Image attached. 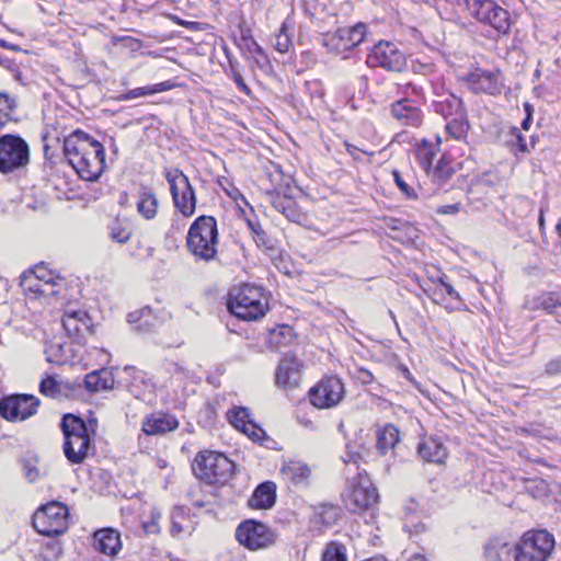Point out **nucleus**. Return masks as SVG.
Wrapping results in <instances>:
<instances>
[{"instance_id": "nucleus-15", "label": "nucleus", "mask_w": 561, "mask_h": 561, "mask_svg": "<svg viewBox=\"0 0 561 561\" xmlns=\"http://www.w3.org/2000/svg\"><path fill=\"white\" fill-rule=\"evenodd\" d=\"M367 65L381 67L388 71L401 72L407 67V59L397 46L389 42H379L367 57Z\"/></svg>"}, {"instance_id": "nucleus-16", "label": "nucleus", "mask_w": 561, "mask_h": 561, "mask_svg": "<svg viewBox=\"0 0 561 561\" xmlns=\"http://www.w3.org/2000/svg\"><path fill=\"white\" fill-rule=\"evenodd\" d=\"M37 407L38 400L35 397L14 394L0 401V414L10 421H23L34 415Z\"/></svg>"}, {"instance_id": "nucleus-1", "label": "nucleus", "mask_w": 561, "mask_h": 561, "mask_svg": "<svg viewBox=\"0 0 561 561\" xmlns=\"http://www.w3.org/2000/svg\"><path fill=\"white\" fill-rule=\"evenodd\" d=\"M64 154L78 175L96 181L104 171L105 150L101 142L82 130H75L64 139Z\"/></svg>"}, {"instance_id": "nucleus-29", "label": "nucleus", "mask_w": 561, "mask_h": 561, "mask_svg": "<svg viewBox=\"0 0 561 561\" xmlns=\"http://www.w3.org/2000/svg\"><path fill=\"white\" fill-rule=\"evenodd\" d=\"M137 211L146 220H151L157 216L159 201L152 188L140 186L137 194Z\"/></svg>"}, {"instance_id": "nucleus-47", "label": "nucleus", "mask_w": 561, "mask_h": 561, "mask_svg": "<svg viewBox=\"0 0 561 561\" xmlns=\"http://www.w3.org/2000/svg\"><path fill=\"white\" fill-rule=\"evenodd\" d=\"M561 302V293H549L542 296L541 306L549 313H552L553 309L557 308V305Z\"/></svg>"}, {"instance_id": "nucleus-7", "label": "nucleus", "mask_w": 561, "mask_h": 561, "mask_svg": "<svg viewBox=\"0 0 561 561\" xmlns=\"http://www.w3.org/2000/svg\"><path fill=\"white\" fill-rule=\"evenodd\" d=\"M554 548V538L547 530H530L514 547L515 561H547Z\"/></svg>"}, {"instance_id": "nucleus-61", "label": "nucleus", "mask_w": 561, "mask_h": 561, "mask_svg": "<svg viewBox=\"0 0 561 561\" xmlns=\"http://www.w3.org/2000/svg\"><path fill=\"white\" fill-rule=\"evenodd\" d=\"M249 226H250L251 230L253 231V233L256 234V237H260L261 234L266 236L265 232L261 229V227L259 225L254 226L253 224L249 222Z\"/></svg>"}, {"instance_id": "nucleus-50", "label": "nucleus", "mask_w": 561, "mask_h": 561, "mask_svg": "<svg viewBox=\"0 0 561 561\" xmlns=\"http://www.w3.org/2000/svg\"><path fill=\"white\" fill-rule=\"evenodd\" d=\"M174 21L176 24L187 28L188 31H203L207 26V24L195 22V21H185L179 18H175Z\"/></svg>"}, {"instance_id": "nucleus-56", "label": "nucleus", "mask_w": 561, "mask_h": 561, "mask_svg": "<svg viewBox=\"0 0 561 561\" xmlns=\"http://www.w3.org/2000/svg\"><path fill=\"white\" fill-rule=\"evenodd\" d=\"M24 474L30 482H33L38 478V470L35 467H26L24 468Z\"/></svg>"}, {"instance_id": "nucleus-14", "label": "nucleus", "mask_w": 561, "mask_h": 561, "mask_svg": "<svg viewBox=\"0 0 561 561\" xmlns=\"http://www.w3.org/2000/svg\"><path fill=\"white\" fill-rule=\"evenodd\" d=\"M345 393L344 385L336 377L321 379L309 390V399L318 409H330L337 405Z\"/></svg>"}, {"instance_id": "nucleus-35", "label": "nucleus", "mask_w": 561, "mask_h": 561, "mask_svg": "<svg viewBox=\"0 0 561 561\" xmlns=\"http://www.w3.org/2000/svg\"><path fill=\"white\" fill-rule=\"evenodd\" d=\"M437 146L428 144L426 140H423L422 145L417 148L416 156L422 169L426 173H430L431 169L435 165V161H437Z\"/></svg>"}, {"instance_id": "nucleus-27", "label": "nucleus", "mask_w": 561, "mask_h": 561, "mask_svg": "<svg viewBox=\"0 0 561 561\" xmlns=\"http://www.w3.org/2000/svg\"><path fill=\"white\" fill-rule=\"evenodd\" d=\"M272 206L275 210L283 214L289 221L302 224L306 220V215L298 207L297 203L286 195H275L272 197Z\"/></svg>"}, {"instance_id": "nucleus-28", "label": "nucleus", "mask_w": 561, "mask_h": 561, "mask_svg": "<svg viewBox=\"0 0 561 561\" xmlns=\"http://www.w3.org/2000/svg\"><path fill=\"white\" fill-rule=\"evenodd\" d=\"M276 500V486L273 482L261 483L249 500V506L252 508H271Z\"/></svg>"}, {"instance_id": "nucleus-40", "label": "nucleus", "mask_w": 561, "mask_h": 561, "mask_svg": "<svg viewBox=\"0 0 561 561\" xmlns=\"http://www.w3.org/2000/svg\"><path fill=\"white\" fill-rule=\"evenodd\" d=\"M512 552H514V549L506 543L499 546L489 545L485 548L488 561H510Z\"/></svg>"}, {"instance_id": "nucleus-49", "label": "nucleus", "mask_w": 561, "mask_h": 561, "mask_svg": "<svg viewBox=\"0 0 561 561\" xmlns=\"http://www.w3.org/2000/svg\"><path fill=\"white\" fill-rule=\"evenodd\" d=\"M151 314V308L145 307L138 311L130 312L127 317L129 323L140 322L144 318Z\"/></svg>"}, {"instance_id": "nucleus-39", "label": "nucleus", "mask_w": 561, "mask_h": 561, "mask_svg": "<svg viewBox=\"0 0 561 561\" xmlns=\"http://www.w3.org/2000/svg\"><path fill=\"white\" fill-rule=\"evenodd\" d=\"M469 127L470 125L466 115L461 118H450L446 124V131L451 138L456 140H463L467 138Z\"/></svg>"}, {"instance_id": "nucleus-24", "label": "nucleus", "mask_w": 561, "mask_h": 561, "mask_svg": "<svg viewBox=\"0 0 561 561\" xmlns=\"http://www.w3.org/2000/svg\"><path fill=\"white\" fill-rule=\"evenodd\" d=\"M417 453L422 459L428 462L442 463L448 456L447 447L437 437L423 439L417 447Z\"/></svg>"}, {"instance_id": "nucleus-30", "label": "nucleus", "mask_w": 561, "mask_h": 561, "mask_svg": "<svg viewBox=\"0 0 561 561\" xmlns=\"http://www.w3.org/2000/svg\"><path fill=\"white\" fill-rule=\"evenodd\" d=\"M114 379L106 369L89 373L84 378V386L90 392L110 390L113 388Z\"/></svg>"}, {"instance_id": "nucleus-57", "label": "nucleus", "mask_w": 561, "mask_h": 561, "mask_svg": "<svg viewBox=\"0 0 561 561\" xmlns=\"http://www.w3.org/2000/svg\"><path fill=\"white\" fill-rule=\"evenodd\" d=\"M346 465H355L356 469H358V455L354 453H348L347 458L344 459Z\"/></svg>"}, {"instance_id": "nucleus-22", "label": "nucleus", "mask_w": 561, "mask_h": 561, "mask_svg": "<svg viewBox=\"0 0 561 561\" xmlns=\"http://www.w3.org/2000/svg\"><path fill=\"white\" fill-rule=\"evenodd\" d=\"M391 114L404 126L419 127L423 122L422 111L409 99L393 102Z\"/></svg>"}, {"instance_id": "nucleus-59", "label": "nucleus", "mask_w": 561, "mask_h": 561, "mask_svg": "<svg viewBox=\"0 0 561 561\" xmlns=\"http://www.w3.org/2000/svg\"><path fill=\"white\" fill-rule=\"evenodd\" d=\"M516 138H517V141H518L519 150L522 152H527L528 148H527V144H526L524 137L519 133H517Z\"/></svg>"}, {"instance_id": "nucleus-4", "label": "nucleus", "mask_w": 561, "mask_h": 561, "mask_svg": "<svg viewBox=\"0 0 561 561\" xmlns=\"http://www.w3.org/2000/svg\"><path fill=\"white\" fill-rule=\"evenodd\" d=\"M60 427L64 434V454L73 465L82 463L94 450L92 437L85 434L83 420L73 414H66L61 419Z\"/></svg>"}, {"instance_id": "nucleus-3", "label": "nucleus", "mask_w": 561, "mask_h": 561, "mask_svg": "<svg viewBox=\"0 0 561 561\" xmlns=\"http://www.w3.org/2000/svg\"><path fill=\"white\" fill-rule=\"evenodd\" d=\"M188 251L198 260L216 257L218 247L217 221L213 216H199L191 225L186 238Z\"/></svg>"}, {"instance_id": "nucleus-5", "label": "nucleus", "mask_w": 561, "mask_h": 561, "mask_svg": "<svg viewBox=\"0 0 561 561\" xmlns=\"http://www.w3.org/2000/svg\"><path fill=\"white\" fill-rule=\"evenodd\" d=\"M192 470L208 484L225 483L233 474L234 463L221 453L203 450L195 456Z\"/></svg>"}, {"instance_id": "nucleus-17", "label": "nucleus", "mask_w": 561, "mask_h": 561, "mask_svg": "<svg viewBox=\"0 0 561 561\" xmlns=\"http://www.w3.org/2000/svg\"><path fill=\"white\" fill-rule=\"evenodd\" d=\"M229 423L253 442H261L265 432L252 420L250 410L245 407H233L227 412Z\"/></svg>"}, {"instance_id": "nucleus-18", "label": "nucleus", "mask_w": 561, "mask_h": 561, "mask_svg": "<svg viewBox=\"0 0 561 561\" xmlns=\"http://www.w3.org/2000/svg\"><path fill=\"white\" fill-rule=\"evenodd\" d=\"M301 366V362L297 356L286 354L276 368V385L283 389L296 388L300 382Z\"/></svg>"}, {"instance_id": "nucleus-41", "label": "nucleus", "mask_w": 561, "mask_h": 561, "mask_svg": "<svg viewBox=\"0 0 561 561\" xmlns=\"http://www.w3.org/2000/svg\"><path fill=\"white\" fill-rule=\"evenodd\" d=\"M346 549L345 547L337 542L331 541L327 545L323 553L322 561H346Z\"/></svg>"}, {"instance_id": "nucleus-25", "label": "nucleus", "mask_w": 561, "mask_h": 561, "mask_svg": "<svg viewBox=\"0 0 561 561\" xmlns=\"http://www.w3.org/2000/svg\"><path fill=\"white\" fill-rule=\"evenodd\" d=\"M434 111L446 119L461 118L467 114L462 100L451 93L442 95L439 100L435 101Z\"/></svg>"}, {"instance_id": "nucleus-64", "label": "nucleus", "mask_w": 561, "mask_h": 561, "mask_svg": "<svg viewBox=\"0 0 561 561\" xmlns=\"http://www.w3.org/2000/svg\"><path fill=\"white\" fill-rule=\"evenodd\" d=\"M524 110H525V112H526V116H528V117H533V111H534V110H533V106H531L528 102H526V103L524 104Z\"/></svg>"}, {"instance_id": "nucleus-23", "label": "nucleus", "mask_w": 561, "mask_h": 561, "mask_svg": "<svg viewBox=\"0 0 561 561\" xmlns=\"http://www.w3.org/2000/svg\"><path fill=\"white\" fill-rule=\"evenodd\" d=\"M179 422L169 413H152L142 421V431L147 435H161L176 430Z\"/></svg>"}, {"instance_id": "nucleus-53", "label": "nucleus", "mask_w": 561, "mask_h": 561, "mask_svg": "<svg viewBox=\"0 0 561 561\" xmlns=\"http://www.w3.org/2000/svg\"><path fill=\"white\" fill-rule=\"evenodd\" d=\"M358 379L363 385H368L373 382L374 376L368 369L360 368L358 370Z\"/></svg>"}, {"instance_id": "nucleus-20", "label": "nucleus", "mask_w": 561, "mask_h": 561, "mask_svg": "<svg viewBox=\"0 0 561 561\" xmlns=\"http://www.w3.org/2000/svg\"><path fill=\"white\" fill-rule=\"evenodd\" d=\"M62 325L68 336L78 343H81L87 334L92 333V322L85 311H66L62 318Z\"/></svg>"}, {"instance_id": "nucleus-44", "label": "nucleus", "mask_w": 561, "mask_h": 561, "mask_svg": "<svg viewBox=\"0 0 561 561\" xmlns=\"http://www.w3.org/2000/svg\"><path fill=\"white\" fill-rule=\"evenodd\" d=\"M39 391L46 397L56 398L60 394V387L57 380L49 376L42 380Z\"/></svg>"}, {"instance_id": "nucleus-10", "label": "nucleus", "mask_w": 561, "mask_h": 561, "mask_svg": "<svg viewBox=\"0 0 561 561\" xmlns=\"http://www.w3.org/2000/svg\"><path fill=\"white\" fill-rule=\"evenodd\" d=\"M30 163V147L18 135L0 137V172L3 174L25 168Z\"/></svg>"}, {"instance_id": "nucleus-54", "label": "nucleus", "mask_w": 561, "mask_h": 561, "mask_svg": "<svg viewBox=\"0 0 561 561\" xmlns=\"http://www.w3.org/2000/svg\"><path fill=\"white\" fill-rule=\"evenodd\" d=\"M248 50L250 54L261 56L263 58H266L264 49L255 42L251 41V43L248 45Z\"/></svg>"}, {"instance_id": "nucleus-60", "label": "nucleus", "mask_w": 561, "mask_h": 561, "mask_svg": "<svg viewBox=\"0 0 561 561\" xmlns=\"http://www.w3.org/2000/svg\"><path fill=\"white\" fill-rule=\"evenodd\" d=\"M323 510L330 515V518L335 519L337 517V508L334 506H322Z\"/></svg>"}, {"instance_id": "nucleus-58", "label": "nucleus", "mask_w": 561, "mask_h": 561, "mask_svg": "<svg viewBox=\"0 0 561 561\" xmlns=\"http://www.w3.org/2000/svg\"><path fill=\"white\" fill-rule=\"evenodd\" d=\"M445 290L446 293L448 294L449 297H451L453 299H457L459 300L460 299V295L458 294V291L451 286V284L449 285H446L445 287Z\"/></svg>"}, {"instance_id": "nucleus-38", "label": "nucleus", "mask_w": 561, "mask_h": 561, "mask_svg": "<svg viewBox=\"0 0 561 561\" xmlns=\"http://www.w3.org/2000/svg\"><path fill=\"white\" fill-rule=\"evenodd\" d=\"M16 107V96L0 92V130L12 119V114Z\"/></svg>"}, {"instance_id": "nucleus-62", "label": "nucleus", "mask_w": 561, "mask_h": 561, "mask_svg": "<svg viewBox=\"0 0 561 561\" xmlns=\"http://www.w3.org/2000/svg\"><path fill=\"white\" fill-rule=\"evenodd\" d=\"M543 213H545V209L540 208L538 224H539V227H540L541 230H543V228H545Z\"/></svg>"}, {"instance_id": "nucleus-46", "label": "nucleus", "mask_w": 561, "mask_h": 561, "mask_svg": "<svg viewBox=\"0 0 561 561\" xmlns=\"http://www.w3.org/2000/svg\"><path fill=\"white\" fill-rule=\"evenodd\" d=\"M392 175H393V179H394V183L396 185L398 186V188L405 195L407 198L409 199H416L417 198V195L416 193L414 192V190L412 187H410L405 182L404 180L401 178L399 171L394 170L392 172Z\"/></svg>"}, {"instance_id": "nucleus-63", "label": "nucleus", "mask_w": 561, "mask_h": 561, "mask_svg": "<svg viewBox=\"0 0 561 561\" xmlns=\"http://www.w3.org/2000/svg\"><path fill=\"white\" fill-rule=\"evenodd\" d=\"M531 121H533V117L526 116V118L522 123L523 129L528 130L531 125Z\"/></svg>"}, {"instance_id": "nucleus-21", "label": "nucleus", "mask_w": 561, "mask_h": 561, "mask_svg": "<svg viewBox=\"0 0 561 561\" xmlns=\"http://www.w3.org/2000/svg\"><path fill=\"white\" fill-rule=\"evenodd\" d=\"M21 286L24 291L32 293L36 297H53L61 291L62 285L56 283L53 277L48 280H38L36 275L24 273L21 277Z\"/></svg>"}, {"instance_id": "nucleus-55", "label": "nucleus", "mask_w": 561, "mask_h": 561, "mask_svg": "<svg viewBox=\"0 0 561 561\" xmlns=\"http://www.w3.org/2000/svg\"><path fill=\"white\" fill-rule=\"evenodd\" d=\"M27 274L36 275L38 280H48V277H51L49 272L43 266H37L34 271L27 272Z\"/></svg>"}, {"instance_id": "nucleus-42", "label": "nucleus", "mask_w": 561, "mask_h": 561, "mask_svg": "<svg viewBox=\"0 0 561 561\" xmlns=\"http://www.w3.org/2000/svg\"><path fill=\"white\" fill-rule=\"evenodd\" d=\"M188 517V510L183 506H178L174 508L172 514V526L171 534L172 536H179L183 531H185L188 526L182 524V522Z\"/></svg>"}, {"instance_id": "nucleus-52", "label": "nucleus", "mask_w": 561, "mask_h": 561, "mask_svg": "<svg viewBox=\"0 0 561 561\" xmlns=\"http://www.w3.org/2000/svg\"><path fill=\"white\" fill-rule=\"evenodd\" d=\"M460 210V204L444 205L437 208V214L455 215Z\"/></svg>"}, {"instance_id": "nucleus-32", "label": "nucleus", "mask_w": 561, "mask_h": 561, "mask_svg": "<svg viewBox=\"0 0 561 561\" xmlns=\"http://www.w3.org/2000/svg\"><path fill=\"white\" fill-rule=\"evenodd\" d=\"M107 229L110 239L117 243H126L133 234L129 222L118 217L108 224Z\"/></svg>"}, {"instance_id": "nucleus-8", "label": "nucleus", "mask_w": 561, "mask_h": 561, "mask_svg": "<svg viewBox=\"0 0 561 561\" xmlns=\"http://www.w3.org/2000/svg\"><path fill=\"white\" fill-rule=\"evenodd\" d=\"M175 209L188 218L195 214L197 197L188 178L178 168L164 169Z\"/></svg>"}, {"instance_id": "nucleus-37", "label": "nucleus", "mask_w": 561, "mask_h": 561, "mask_svg": "<svg viewBox=\"0 0 561 561\" xmlns=\"http://www.w3.org/2000/svg\"><path fill=\"white\" fill-rule=\"evenodd\" d=\"M174 88L171 81H163L157 84L140 87L133 89L123 95V100H131L140 96L152 95L160 92H165Z\"/></svg>"}, {"instance_id": "nucleus-2", "label": "nucleus", "mask_w": 561, "mask_h": 561, "mask_svg": "<svg viewBox=\"0 0 561 561\" xmlns=\"http://www.w3.org/2000/svg\"><path fill=\"white\" fill-rule=\"evenodd\" d=\"M227 308L237 318L244 321H253L265 314L267 311V300L261 287L243 284L230 290Z\"/></svg>"}, {"instance_id": "nucleus-43", "label": "nucleus", "mask_w": 561, "mask_h": 561, "mask_svg": "<svg viewBox=\"0 0 561 561\" xmlns=\"http://www.w3.org/2000/svg\"><path fill=\"white\" fill-rule=\"evenodd\" d=\"M290 45H291V39H290V36L288 35L287 23L284 22L282 24L278 33L275 35L274 47L277 51L285 54L289 50Z\"/></svg>"}, {"instance_id": "nucleus-12", "label": "nucleus", "mask_w": 561, "mask_h": 561, "mask_svg": "<svg viewBox=\"0 0 561 561\" xmlns=\"http://www.w3.org/2000/svg\"><path fill=\"white\" fill-rule=\"evenodd\" d=\"M236 538L240 545L256 551L273 546L276 541V534L267 525L250 519L238 526Z\"/></svg>"}, {"instance_id": "nucleus-26", "label": "nucleus", "mask_w": 561, "mask_h": 561, "mask_svg": "<svg viewBox=\"0 0 561 561\" xmlns=\"http://www.w3.org/2000/svg\"><path fill=\"white\" fill-rule=\"evenodd\" d=\"M94 540L96 549L106 556H116L122 548L119 533L112 528L95 531Z\"/></svg>"}, {"instance_id": "nucleus-31", "label": "nucleus", "mask_w": 561, "mask_h": 561, "mask_svg": "<svg viewBox=\"0 0 561 561\" xmlns=\"http://www.w3.org/2000/svg\"><path fill=\"white\" fill-rule=\"evenodd\" d=\"M284 478L290 480L294 484H299L310 476V468L300 461H289L282 467Z\"/></svg>"}, {"instance_id": "nucleus-45", "label": "nucleus", "mask_w": 561, "mask_h": 561, "mask_svg": "<svg viewBox=\"0 0 561 561\" xmlns=\"http://www.w3.org/2000/svg\"><path fill=\"white\" fill-rule=\"evenodd\" d=\"M237 65L238 62L236 60H232L229 58V69H230V73H231V77L233 79V81L236 82L237 87L247 95H250L251 93V90L250 88L247 85V83L244 82L241 73L239 72L238 68H237Z\"/></svg>"}, {"instance_id": "nucleus-19", "label": "nucleus", "mask_w": 561, "mask_h": 561, "mask_svg": "<svg viewBox=\"0 0 561 561\" xmlns=\"http://www.w3.org/2000/svg\"><path fill=\"white\" fill-rule=\"evenodd\" d=\"M467 82L474 93L496 95L501 93L502 81L499 71L476 69L467 76Z\"/></svg>"}, {"instance_id": "nucleus-13", "label": "nucleus", "mask_w": 561, "mask_h": 561, "mask_svg": "<svg viewBox=\"0 0 561 561\" xmlns=\"http://www.w3.org/2000/svg\"><path fill=\"white\" fill-rule=\"evenodd\" d=\"M366 34V25L357 23L352 27H341L323 36L322 44L331 53L341 54L359 45Z\"/></svg>"}, {"instance_id": "nucleus-6", "label": "nucleus", "mask_w": 561, "mask_h": 561, "mask_svg": "<svg viewBox=\"0 0 561 561\" xmlns=\"http://www.w3.org/2000/svg\"><path fill=\"white\" fill-rule=\"evenodd\" d=\"M343 501L347 511L360 513L374 508L379 501V494L366 472H358L348 481Z\"/></svg>"}, {"instance_id": "nucleus-36", "label": "nucleus", "mask_w": 561, "mask_h": 561, "mask_svg": "<svg viewBox=\"0 0 561 561\" xmlns=\"http://www.w3.org/2000/svg\"><path fill=\"white\" fill-rule=\"evenodd\" d=\"M453 173L454 169L450 161L445 156H442L436 161L435 165L431 169L430 173H427V175L431 176L433 182L442 185L446 183L448 179H450Z\"/></svg>"}, {"instance_id": "nucleus-9", "label": "nucleus", "mask_w": 561, "mask_h": 561, "mask_svg": "<svg viewBox=\"0 0 561 561\" xmlns=\"http://www.w3.org/2000/svg\"><path fill=\"white\" fill-rule=\"evenodd\" d=\"M68 507L60 502H49L38 508L33 516L35 530L47 537H56L68 528Z\"/></svg>"}, {"instance_id": "nucleus-51", "label": "nucleus", "mask_w": 561, "mask_h": 561, "mask_svg": "<svg viewBox=\"0 0 561 561\" xmlns=\"http://www.w3.org/2000/svg\"><path fill=\"white\" fill-rule=\"evenodd\" d=\"M83 426L85 427V434H88L90 437H93L98 431L96 417L90 413L87 421H83Z\"/></svg>"}, {"instance_id": "nucleus-33", "label": "nucleus", "mask_w": 561, "mask_h": 561, "mask_svg": "<svg viewBox=\"0 0 561 561\" xmlns=\"http://www.w3.org/2000/svg\"><path fill=\"white\" fill-rule=\"evenodd\" d=\"M294 340L295 332L293 328L285 324L275 328L268 334L270 345L275 350L290 345Z\"/></svg>"}, {"instance_id": "nucleus-34", "label": "nucleus", "mask_w": 561, "mask_h": 561, "mask_svg": "<svg viewBox=\"0 0 561 561\" xmlns=\"http://www.w3.org/2000/svg\"><path fill=\"white\" fill-rule=\"evenodd\" d=\"M399 440L400 435L398 428L392 424H388L378 432L377 447L382 454H385L392 449L399 443Z\"/></svg>"}, {"instance_id": "nucleus-48", "label": "nucleus", "mask_w": 561, "mask_h": 561, "mask_svg": "<svg viewBox=\"0 0 561 561\" xmlns=\"http://www.w3.org/2000/svg\"><path fill=\"white\" fill-rule=\"evenodd\" d=\"M545 374L548 376H558L561 374V356L552 358L546 364Z\"/></svg>"}, {"instance_id": "nucleus-11", "label": "nucleus", "mask_w": 561, "mask_h": 561, "mask_svg": "<svg viewBox=\"0 0 561 561\" xmlns=\"http://www.w3.org/2000/svg\"><path fill=\"white\" fill-rule=\"evenodd\" d=\"M469 12L480 23L490 25L497 33L506 34L511 27L510 13L494 0H463Z\"/></svg>"}]
</instances>
